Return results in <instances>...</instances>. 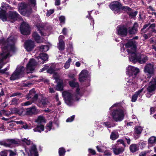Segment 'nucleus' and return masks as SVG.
Segmentation results:
<instances>
[{
    "label": "nucleus",
    "instance_id": "nucleus-1",
    "mask_svg": "<svg viewBox=\"0 0 156 156\" xmlns=\"http://www.w3.org/2000/svg\"><path fill=\"white\" fill-rule=\"evenodd\" d=\"M125 46L126 48H128L127 51L130 61L134 63L138 62L140 64H143L147 60L148 58L145 55L136 53V42L134 40H129Z\"/></svg>",
    "mask_w": 156,
    "mask_h": 156
},
{
    "label": "nucleus",
    "instance_id": "nucleus-2",
    "mask_svg": "<svg viewBox=\"0 0 156 156\" xmlns=\"http://www.w3.org/2000/svg\"><path fill=\"white\" fill-rule=\"evenodd\" d=\"M76 80H72L69 82V86L72 88H76L75 96H73L69 91H65L63 92L62 95L65 102L68 105L71 106L72 104L74 98L78 100L82 96L83 92L79 88V84Z\"/></svg>",
    "mask_w": 156,
    "mask_h": 156
},
{
    "label": "nucleus",
    "instance_id": "nucleus-3",
    "mask_svg": "<svg viewBox=\"0 0 156 156\" xmlns=\"http://www.w3.org/2000/svg\"><path fill=\"white\" fill-rule=\"evenodd\" d=\"M110 114L113 120L116 122H121L124 119L126 111L120 103L114 104L109 108Z\"/></svg>",
    "mask_w": 156,
    "mask_h": 156
},
{
    "label": "nucleus",
    "instance_id": "nucleus-4",
    "mask_svg": "<svg viewBox=\"0 0 156 156\" xmlns=\"http://www.w3.org/2000/svg\"><path fill=\"white\" fill-rule=\"evenodd\" d=\"M9 5L5 3H2L0 8V19L3 21H5L8 19L12 20H13L21 19L20 16L15 11H9L6 13V10L10 9Z\"/></svg>",
    "mask_w": 156,
    "mask_h": 156
},
{
    "label": "nucleus",
    "instance_id": "nucleus-5",
    "mask_svg": "<svg viewBox=\"0 0 156 156\" xmlns=\"http://www.w3.org/2000/svg\"><path fill=\"white\" fill-rule=\"evenodd\" d=\"M126 72L129 77L126 79V85L133 88H136L138 85L136 83V76L139 72L138 69L134 66H129L126 68Z\"/></svg>",
    "mask_w": 156,
    "mask_h": 156
},
{
    "label": "nucleus",
    "instance_id": "nucleus-6",
    "mask_svg": "<svg viewBox=\"0 0 156 156\" xmlns=\"http://www.w3.org/2000/svg\"><path fill=\"white\" fill-rule=\"evenodd\" d=\"M29 0L30 2L31 6L24 3H21L19 5V11L23 15L28 16L32 12V7L34 8L35 10H36V0Z\"/></svg>",
    "mask_w": 156,
    "mask_h": 156
},
{
    "label": "nucleus",
    "instance_id": "nucleus-7",
    "mask_svg": "<svg viewBox=\"0 0 156 156\" xmlns=\"http://www.w3.org/2000/svg\"><path fill=\"white\" fill-rule=\"evenodd\" d=\"M16 39L13 36H10L6 41H0V45H1L2 49L3 47H6L5 53L13 52L15 50L14 45Z\"/></svg>",
    "mask_w": 156,
    "mask_h": 156
},
{
    "label": "nucleus",
    "instance_id": "nucleus-8",
    "mask_svg": "<svg viewBox=\"0 0 156 156\" xmlns=\"http://www.w3.org/2000/svg\"><path fill=\"white\" fill-rule=\"evenodd\" d=\"M25 68L21 66H18L15 71L12 74L10 80H14L22 76L24 73Z\"/></svg>",
    "mask_w": 156,
    "mask_h": 156
},
{
    "label": "nucleus",
    "instance_id": "nucleus-9",
    "mask_svg": "<svg viewBox=\"0 0 156 156\" xmlns=\"http://www.w3.org/2000/svg\"><path fill=\"white\" fill-rule=\"evenodd\" d=\"M147 89V92L146 96L149 98L154 93L156 89V80L155 79H152L150 82Z\"/></svg>",
    "mask_w": 156,
    "mask_h": 156
},
{
    "label": "nucleus",
    "instance_id": "nucleus-10",
    "mask_svg": "<svg viewBox=\"0 0 156 156\" xmlns=\"http://www.w3.org/2000/svg\"><path fill=\"white\" fill-rule=\"evenodd\" d=\"M6 47H3L2 48V52L0 54V73H1V69L3 66L8 62L6 61V58L9 56L11 52H6L5 53V50Z\"/></svg>",
    "mask_w": 156,
    "mask_h": 156
},
{
    "label": "nucleus",
    "instance_id": "nucleus-11",
    "mask_svg": "<svg viewBox=\"0 0 156 156\" xmlns=\"http://www.w3.org/2000/svg\"><path fill=\"white\" fill-rule=\"evenodd\" d=\"M91 74L86 70H83L80 73L79 80L80 82L87 81L90 82V81Z\"/></svg>",
    "mask_w": 156,
    "mask_h": 156
},
{
    "label": "nucleus",
    "instance_id": "nucleus-12",
    "mask_svg": "<svg viewBox=\"0 0 156 156\" xmlns=\"http://www.w3.org/2000/svg\"><path fill=\"white\" fill-rule=\"evenodd\" d=\"M37 64V62L34 59H30L26 66L27 73H32L34 70Z\"/></svg>",
    "mask_w": 156,
    "mask_h": 156
},
{
    "label": "nucleus",
    "instance_id": "nucleus-13",
    "mask_svg": "<svg viewBox=\"0 0 156 156\" xmlns=\"http://www.w3.org/2000/svg\"><path fill=\"white\" fill-rule=\"evenodd\" d=\"M21 33L24 35H29L30 32V28L28 24L24 22H22L20 26Z\"/></svg>",
    "mask_w": 156,
    "mask_h": 156
},
{
    "label": "nucleus",
    "instance_id": "nucleus-14",
    "mask_svg": "<svg viewBox=\"0 0 156 156\" xmlns=\"http://www.w3.org/2000/svg\"><path fill=\"white\" fill-rule=\"evenodd\" d=\"M26 151L29 156H38V153L35 145L32 144L29 149H26Z\"/></svg>",
    "mask_w": 156,
    "mask_h": 156
},
{
    "label": "nucleus",
    "instance_id": "nucleus-15",
    "mask_svg": "<svg viewBox=\"0 0 156 156\" xmlns=\"http://www.w3.org/2000/svg\"><path fill=\"white\" fill-rule=\"evenodd\" d=\"M117 31L118 34L121 36H125L127 33V28L124 25L118 26L117 27Z\"/></svg>",
    "mask_w": 156,
    "mask_h": 156
},
{
    "label": "nucleus",
    "instance_id": "nucleus-16",
    "mask_svg": "<svg viewBox=\"0 0 156 156\" xmlns=\"http://www.w3.org/2000/svg\"><path fill=\"white\" fill-rule=\"evenodd\" d=\"M122 6L121 4L118 2L115 1L111 3L109 5V8L115 12H118ZM116 13V12H115Z\"/></svg>",
    "mask_w": 156,
    "mask_h": 156
},
{
    "label": "nucleus",
    "instance_id": "nucleus-17",
    "mask_svg": "<svg viewBox=\"0 0 156 156\" xmlns=\"http://www.w3.org/2000/svg\"><path fill=\"white\" fill-rule=\"evenodd\" d=\"M35 90L33 89L31 90L28 95L27 96L26 98L28 100L31 99L33 101H35L37 99L38 96L37 94H35Z\"/></svg>",
    "mask_w": 156,
    "mask_h": 156
},
{
    "label": "nucleus",
    "instance_id": "nucleus-18",
    "mask_svg": "<svg viewBox=\"0 0 156 156\" xmlns=\"http://www.w3.org/2000/svg\"><path fill=\"white\" fill-rule=\"evenodd\" d=\"M35 90L33 89L31 90L28 95L27 96L26 98L28 100L31 99L33 101H35L37 99L38 96L37 94H35Z\"/></svg>",
    "mask_w": 156,
    "mask_h": 156
},
{
    "label": "nucleus",
    "instance_id": "nucleus-19",
    "mask_svg": "<svg viewBox=\"0 0 156 156\" xmlns=\"http://www.w3.org/2000/svg\"><path fill=\"white\" fill-rule=\"evenodd\" d=\"M144 72L149 74L152 75L153 74L154 71V66L151 64H147L145 66L144 68Z\"/></svg>",
    "mask_w": 156,
    "mask_h": 156
},
{
    "label": "nucleus",
    "instance_id": "nucleus-20",
    "mask_svg": "<svg viewBox=\"0 0 156 156\" xmlns=\"http://www.w3.org/2000/svg\"><path fill=\"white\" fill-rule=\"evenodd\" d=\"M34 46V42L31 40L27 41L25 42V48L27 51H30L32 50Z\"/></svg>",
    "mask_w": 156,
    "mask_h": 156
},
{
    "label": "nucleus",
    "instance_id": "nucleus-21",
    "mask_svg": "<svg viewBox=\"0 0 156 156\" xmlns=\"http://www.w3.org/2000/svg\"><path fill=\"white\" fill-rule=\"evenodd\" d=\"M64 37L63 35H60L58 37V43L57 45V48L59 50L62 51L64 49L65 43L63 40Z\"/></svg>",
    "mask_w": 156,
    "mask_h": 156
},
{
    "label": "nucleus",
    "instance_id": "nucleus-22",
    "mask_svg": "<svg viewBox=\"0 0 156 156\" xmlns=\"http://www.w3.org/2000/svg\"><path fill=\"white\" fill-rule=\"evenodd\" d=\"M39 110L37 109L35 106H33L27 109L26 114L28 115L37 114L39 113Z\"/></svg>",
    "mask_w": 156,
    "mask_h": 156
},
{
    "label": "nucleus",
    "instance_id": "nucleus-23",
    "mask_svg": "<svg viewBox=\"0 0 156 156\" xmlns=\"http://www.w3.org/2000/svg\"><path fill=\"white\" fill-rule=\"evenodd\" d=\"M55 64H52L51 66L47 70V72L48 73L50 74L54 73V77L55 79H57L58 78V74L57 73H54L55 70Z\"/></svg>",
    "mask_w": 156,
    "mask_h": 156
},
{
    "label": "nucleus",
    "instance_id": "nucleus-24",
    "mask_svg": "<svg viewBox=\"0 0 156 156\" xmlns=\"http://www.w3.org/2000/svg\"><path fill=\"white\" fill-rule=\"evenodd\" d=\"M123 9L131 17H134L137 14V12L132 10L130 8L127 6H124Z\"/></svg>",
    "mask_w": 156,
    "mask_h": 156
},
{
    "label": "nucleus",
    "instance_id": "nucleus-25",
    "mask_svg": "<svg viewBox=\"0 0 156 156\" xmlns=\"http://www.w3.org/2000/svg\"><path fill=\"white\" fill-rule=\"evenodd\" d=\"M112 149L114 154L117 155L122 153L125 150L124 147L118 146L112 147Z\"/></svg>",
    "mask_w": 156,
    "mask_h": 156
},
{
    "label": "nucleus",
    "instance_id": "nucleus-26",
    "mask_svg": "<svg viewBox=\"0 0 156 156\" xmlns=\"http://www.w3.org/2000/svg\"><path fill=\"white\" fill-rule=\"evenodd\" d=\"M143 146L144 145L143 143H138L137 144H132L129 147V149L130 151L132 152H134L139 150L138 147L140 145Z\"/></svg>",
    "mask_w": 156,
    "mask_h": 156
},
{
    "label": "nucleus",
    "instance_id": "nucleus-27",
    "mask_svg": "<svg viewBox=\"0 0 156 156\" xmlns=\"http://www.w3.org/2000/svg\"><path fill=\"white\" fill-rule=\"evenodd\" d=\"M38 60L40 59L42 60V62L41 63L42 64L44 63V61H47L48 59V55L45 53H42L40 54L39 56L37 58Z\"/></svg>",
    "mask_w": 156,
    "mask_h": 156
},
{
    "label": "nucleus",
    "instance_id": "nucleus-28",
    "mask_svg": "<svg viewBox=\"0 0 156 156\" xmlns=\"http://www.w3.org/2000/svg\"><path fill=\"white\" fill-rule=\"evenodd\" d=\"M143 90L144 88H142L141 89L139 90L135 94L133 95L131 100L132 102H135L136 101L138 97L140 95L141 93L143 91Z\"/></svg>",
    "mask_w": 156,
    "mask_h": 156
},
{
    "label": "nucleus",
    "instance_id": "nucleus-29",
    "mask_svg": "<svg viewBox=\"0 0 156 156\" xmlns=\"http://www.w3.org/2000/svg\"><path fill=\"white\" fill-rule=\"evenodd\" d=\"M32 36L35 41L37 43L41 42L43 41L42 38L40 37L36 32H34Z\"/></svg>",
    "mask_w": 156,
    "mask_h": 156
},
{
    "label": "nucleus",
    "instance_id": "nucleus-30",
    "mask_svg": "<svg viewBox=\"0 0 156 156\" xmlns=\"http://www.w3.org/2000/svg\"><path fill=\"white\" fill-rule=\"evenodd\" d=\"M138 27V24L136 23H135L132 27L129 28V32L130 34H134L136 33L137 31V28Z\"/></svg>",
    "mask_w": 156,
    "mask_h": 156
},
{
    "label": "nucleus",
    "instance_id": "nucleus-31",
    "mask_svg": "<svg viewBox=\"0 0 156 156\" xmlns=\"http://www.w3.org/2000/svg\"><path fill=\"white\" fill-rule=\"evenodd\" d=\"M44 126L42 125H37L35 128L33 129L34 132L41 133V132L44 130Z\"/></svg>",
    "mask_w": 156,
    "mask_h": 156
},
{
    "label": "nucleus",
    "instance_id": "nucleus-32",
    "mask_svg": "<svg viewBox=\"0 0 156 156\" xmlns=\"http://www.w3.org/2000/svg\"><path fill=\"white\" fill-rule=\"evenodd\" d=\"M148 144L149 145H153L156 143V137L152 136L148 140Z\"/></svg>",
    "mask_w": 156,
    "mask_h": 156
},
{
    "label": "nucleus",
    "instance_id": "nucleus-33",
    "mask_svg": "<svg viewBox=\"0 0 156 156\" xmlns=\"http://www.w3.org/2000/svg\"><path fill=\"white\" fill-rule=\"evenodd\" d=\"M7 142L11 144V147L12 144H19L21 142V141L18 139H8L7 140Z\"/></svg>",
    "mask_w": 156,
    "mask_h": 156
},
{
    "label": "nucleus",
    "instance_id": "nucleus-34",
    "mask_svg": "<svg viewBox=\"0 0 156 156\" xmlns=\"http://www.w3.org/2000/svg\"><path fill=\"white\" fill-rule=\"evenodd\" d=\"M143 128L140 126H136L135 128L134 132L135 134H139L141 133Z\"/></svg>",
    "mask_w": 156,
    "mask_h": 156
},
{
    "label": "nucleus",
    "instance_id": "nucleus-35",
    "mask_svg": "<svg viewBox=\"0 0 156 156\" xmlns=\"http://www.w3.org/2000/svg\"><path fill=\"white\" fill-rule=\"evenodd\" d=\"M72 62V59L69 58L65 63L64 67L66 69H69L70 66L71 62Z\"/></svg>",
    "mask_w": 156,
    "mask_h": 156
},
{
    "label": "nucleus",
    "instance_id": "nucleus-36",
    "mask_svg": "<svg viewBox=\"0 0 156 156\" xmlns=\"http://www.w3.org/2000/svg\"><path fill=\"white\" fill-rule=\"evenodd\" d=\"M35 122L39 124L45 122V120L43 116H39L37 119L36 120Z\"/></svg>",
    "mask_w": 156,
    "mask_h": 156
},
{
    "label": "nucleus",
    "instance_id": "nucleus-37",
    "mask_svg": "<svg viewBox=\"0 0 156 156\" xmlns=\"http://www.w3.org/2000/svg\"><path fill=\"white\" fill-rule=\"evenodd\" d=\"M49 49L48 45H42L40 47L39 50L41 51L46 52Z\"/></svg>",
    "mask_w": 156,
    "mask_h": 156
},
{
    "label": "nucleus",
    "instance_id": "nucleus-38",
    "mask_svg": "<svg viewBox=\"0 0 156 156\" xmlns=\"http://www.w3.org/2000/svg\"><path fill=\"white\" fill-rule=\"evenodd\" d=\"M20 141L21 142L22 141L23 143L27 145H30L31 144V142L30 140V139H29L28 138H22Z\"/></svg>",
    "mask_w": 156,
    "mask_h": 156
},
{
    "label": "nucleus",
    "instance_id": "nucleus-39",
    "mask_svg": "<svg viewBox=\"0 0 156 156\" xmlns=\"http://www.w3.org/2000/svg\"><path fill=\"white\" fill-rule=\"evenodd\" d=\"M20 141L21 142L22 141L23 143L27 145H30L31 144V142L30 140V139H29L28 138H22Z\"/></svg>",
    "mask_w": 156,
    "mask_h": 156
},
{
    "label": "nucleus",
    "instance_id": "nucleus-40",
    "mask_svg": "<svg viewBox=\"0 0 156 156\" xmlns=\"http://www.w3.org/2000/svg\"><path fill=\"white\" fill-rule=\"evenodd\" d=\"M149 24H147L144 25L143 27V28L141 30V31H144V30L147 27H148V28L150 29L153 28L154 27H155V25L153 23L151 24L149 27Z\"/></svg>",
    "mask_w": 156,
    "mask_h": 156
},
{
    "label": "nucleus",
    "instance_id": "nucleus-41",
    "mask_svg": "<svg viewBox=\"0 0 156 156\" xmlns=\"http://www.w3.org/2000/svg\"><path fill=\"white\" fill-rule=\"evenodd\" d=\"M101 123L104 126L107 128H111L113 127V126H112L111 123L108 122H105L103 123L101 122Z\"/></svg>",
    "mask_w": 156,
    "mask_h": 156
},
{
    "label": "nucleus",
    "instance_id": "nucleus-42",
    "mask_svg": "<svg viewBox=\"0 0 156 156\" xmlns=\"http://www.w3.org/2000/svg\"><path fill=\"white\" fill-rule=\"evenodd\" d=\"M66 151L65 150L64 148H60L58 150V153L59 156H64Z\"/></svg>",
    "mask_w": 156,
    "mask_h": 156
},
{
    "label": "nucleus",
    "instance_id": "nucleus-43",
    "mask_svg": "<svg viewBox=\"0 0 156 156\" xmlns=\"http://www.w3.org/2000/svg\"><path fill=\"white\" fill-rule=\"evenodd\" d=\"M118 137V134L112 132L110 136V138L112 140H115Z\"/></svg>",
    "mask_w": 156,
    "mask_h": 156
},
{
    "label": "nucleus",
    "instance_id": "nucleus-44",
    "mask_svg": "<svg viewBox=\"0 0 156 156\" xmlns=\"http://www.w3.org/2000/svg\"><path fill=\"white\" fill-rule=\"evenodd\" d=\"M57 89L59 90H62L63 89V86L62 83H58L56 87Z\"/></svg>",
    "mask_w": 156,
    "mask_h": 156
},
{
    "label": "nucleus",
    "instance_id": "nucleus-45",
    "mask_svg": "<svg viewBox=\"0 0 156 156\" xmlns=\"http://www.w3.org/2000/svg\"><path fill=\"white\" fill-rule=\"evenodd\" d=\"M52 122H50L46 126V129L48 131H50L52 127Z\"/></svg>",
    "mask_w": 156,
    "mask_h": 156
},
{
    "label": "nucleus",
    "instance_id": "nucleus-46",
    "mask_svg": "<svg viewBox=\"0 0 156 156\" xmlns=\"http://www.w3.org/2000/svg\"><path fill=\"white\" fill-rule=\"evenodd\" d=\"M8 129L12 131L14 129V124L13 123H10L7 126Z\"/></svg>",
    "mask_w": 156,
    "mask_h": 156
},
{
    "label": "nucleus",
    "instance_id": "nucleus-47",
    "mask_svg": "<svg viewBox=\"0 0 156 156\" xmlns=\"http://www.w3.org/2000/svg\"><path fill=\"white\" fill-rule=\"evenodd\" d=\"M8 151L9 152V156H18L17 153L16 151H12L11 150H9Z\"/></svg>",
    "mask_w": 156,
    "mask_h": 156
},
{
    "label": "nucleus",
    "instance_id": "nucleus-48",
    "mask_svg": "<svg viewBox=\"0 0 156 156\" xmlns=\"http://www.w3.org/2000/svg\"><path fill=\"white\" fill-rule=\"evenodd\" d=\"M34 102L35 101H33V100H31L30 101H29L24 103H22L21 105L22 106H28L30 105L32 103Z\"/></svg>",
    "mask_w": 156,
    "mask_h": 156
},
{
    "label": "nucleus",
    "instance_id": "nucleus-49",
    "mask_svg": "<svg viewBox=\"0 0 156 156\" xmlns=\"http://www.w3.org/2000/svg\"><path fill=\"white\" fill-rule=\"evenodd\" d=\"M22 127L25 129H30L31 128L30 126H29L27 123L25 122H23Z\"/></svg>",
    "mask_w": 156,
    "mask_h": 156
},
{
    "label": "nucleus",
    "instance_id": "nucleus-50",
    "mask_svg": "<svg viewBox=\"0 0 156 156\" xmlns=\"http://www.w3.org/2000/svg\"><path fill=\"white\" fill-rule=\"evenodd\" d=\"M75 117V115H73L72 116H71L69 118H68L66 120V122H71L73 121Z\"/></svg>",
    "mask_w": 156,
    "mask_h": 156
},
{
    "label": "nucleus",
    "instance_id": "nucleus-51",
    "mask_svg": "<svg viewBox=\"0 0 156 156\" xmlns=\"http://www.w3.org/2000/svg\"><path fill=\"white\" fill-rule=\"evenodd\" d=\"M92 11H90V12H88V14L89 15V19L91 20V23H90V24L92 25L93 26H94V20L92 19V17L90 16V13Z\"/></svg>",
    "mask_w": 156,
    "mask_h": 156
},
{
    "label": "nucleus",
    "instance_id": "nucleus-52",
    "mask_svg": "<svg viewBox=\"0 0 156 156\" xmlns=\"http://www.w3.org/2000/svg\"><path fill=\"white\" fill-rule=\"evenodd\" d=\"M65 18L64 16H61L59 18V20L61 23H65Z\"/></svg>",
    "mask_w": 156,
    "mask_h": 156
},
{
    "label": "nucleus",
    "instance_id": "nucleus-53",
    "mask_svg": "<svg viewBox=\"0 0 156 156\" xmlns=\"http://www.w3.org/2000/svg\"><path fill=\"white\" fill-rule=\"evenodd\" d=\"M54 12V9H50L47 11L46 13V16H49L52 14Z\"/></svg>",
    "mask_w": 156,
    "mask_h": 156
},
{
    "label": "nucleus",
    "instance_id": "nucleus-54",
    "mask_svg": "<svg viewBox=\"0 0 156 156\" xmlns=\"http://www.w3.org/2000/svg\"><path fill=\"white\" fill-rule=\"evenodd\" d=\"M1 156H7V153L6 151H1L0 153Z\"/></svg>",
    "mask_w": 156,
    "mask_h": 156
},
{
    "label": "nucleus",
    "instance_id": "nucleus-55",
    "mask_svg": "<svg viewBox=\"0 0 156 156\" xmlns=\"http://www.w3.org/2000/svg\"><path fill=\"white\" fill-rule=\"evenodd\" d=\"M4 111L3 115L6 116H9L11 114V112L9 111H5V110H3Z\"/></svg>",
    "mask_w": 156,
    "mask_h": 156
},
{
    "label": "nucleus",
    "instance_id": "nucleus-56",
    "mask_svg": "<svg viewBox=\"0 0 156 156\" xmlns=\"http://www.w3.org/2000/svg\"><path fill=\"white\" fill-rule=\"evenodd\" d=\"M41 102L43 105H47L48 103V101L47 99H43L41 101Z\"/></svg>",
    "mask_w": 156,
    "mask_h": 156
},
{
    "label": "nucleus",
    "instance_id": "nucleus-57",
    "mask_svg": "<svg viewBox=\"0 0 156 156\" xmlns=\"http://www.w3.org/2000/svg\"><path fill=\"white\" fill-rule=\"evenodd\" d=\"M17 108H14L11 109V112L12 114H16L17 111Z\"/></svg>",
    "mask_w": 156,
    "mask_h": 156
},
{
    "label": "nucleus",
    "instance_id": "nucleus-58",
    "mask_svg": "<svg viewBox=\"0 0 156 156\" xmlns=\"http://www.w3.org/2000/svg\"><path fill=\"white\" fill-rule=\"evenodd\" d=\"M18 100L16 98H14L12 101L11 104L16 105L18 103Z\"/></svg>",
    "mask_w": 156,
    "mask_h": 156
},
{
    "label": "nucleus",
    "instance_id": "nucleus-59",
    "mask_svg": "<svg viewBox=\"0 0 156 156\" xmlns=\"http://www.w3.org/2000/svg\"><path fill=\"white\" fill-rule=\"evenodd\" d=\"M6 142H5L4 146L6 147H11V144L10 143L8 142H7V140H6Z\"/></svg>",
    "mask_w": 156,
    "mask_h": 156
},
{
    "label": "nucleus",
    "instance_id": "nucleus-60",
    "mask_svg": "<svg viewBox=\"0 0 156 156\" xmlns=\"http://www.w3.org/2000/svg\"><path fill=\"white\" fill-rule=\"evenodd\" d=\"M103 147H102V148ZM96 148L97 151L99 152H102L103 151V149L101 148V146H98L96 147Z\"/></svg>",
    "mask_w": 156,
    "mask_h": 156
},
{
    "label": "nucleus",
    "instance_id": "nucleus-61",
    "mask_svg": "<svg viewBox=\"0 0 156 156\" xmlns=\"http://www.w3.org/2000/svg\"><path fill=\"white\" fill-rule=\"evenodd\" d=\"M111 154V153L108 151H105L104 152V155L105 156H110Z\"/></svg>",
    "mask_w": 156,
    "mask_h": 156
},
{
    "label": "nucleus",
    "instance_id": "nucleus-62",
    "mask_svg": "<svg viewBox=\"0 0 156 156\" xmlns=\"http://www.w3.org/2000/svg\"><path fill=\"white\" fill-rule=\"evenodd\" d=\"M23 109H17V113L19 115H21L22 114Z\"/></svg>",
    "mask_w": 156,
    "mask_h": 156
},
{
    "label": "nucleus",
    "instance_id": "nucleus-63",
    "mask_svg": "<svg viewBox=\"0 0 156 156\" xmlns=\"http://www.w3.org/2000/svg\"><path fill=\"white\" fill-rule=\"evenodd\" d=\"M132 118L133 119L135 120L134 122L135 123H137L138 122V120L136 115H132Z\"/></svg>",
    "mask_w": 156,
    "mask_h": 156
},
{
    "label": "nucleus",
    "instance_id": "nucleus-64",
    "mask_svg": "<svg viewBox=\"0 0 156 156\" xmlns=\"http://www.w3.org/2000/svg\"><path fill=\"white\" fill-rule=\"evenodd\" d=\"M88 151L89 153L92 154L93 155L95 154H96V152L95 151L92 149H89Z\"/></svg>",
    "mask_w": 156,
    "mask_h": 156
}]
</instances>
